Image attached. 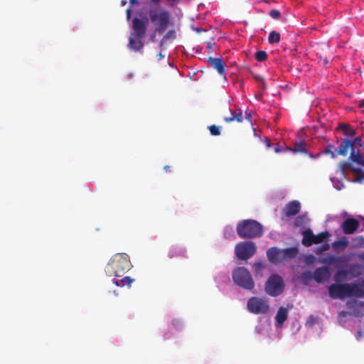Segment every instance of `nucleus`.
I'll use <instances>...</instances> for the list:
<instances>
[{
  "instance_id": "1",
  "label": "nucleus",
  "mask_w": 364,
  "mask_h": 364,
  "mask_svg": "<svg viewBox=\"0 0 364 364\" xmlns=\"http://www.w3.org/2000/svg\"><path fill=\"white\" fill-rule=\"evenodd\" d=\"M350 154L348 159L339 164L341 174L345 176L346 173L350 171L355 174V181L361 182L364 180V156L359 150L350 149Z\"/></svg>"
},
{
  "instance_id": "2",
  "label": "nucleus",
  "mask_w": 364,
  "mask_h": 364,
  "mask_svg": "<svg viewBox=\"0 0 364 364\" xmlns=\"http://www.w3.org/2000/svg\"><path fill=\"white\" fill-rule=\"evenodd\" d=\"M328 294L333 299L346 297L364 299V289L357 283H335L328 287Z\"/></svg>"
},
{
  "instance_id": "3",
  "label": "nucleus",
  "mask_w": 364,
  "mask_h": 364,
  "mask_svg": "<svg viewBox=\"0 0 364 364\" xmlns=\"http://www.w3.org/2000/svg\"><path fill=\"white\" fill-rule=\"evenodd\" d=\"M133 31L130 33L129 38L128 47L134 51L141 50L144 44L143 38H144L147 30V21L137 17L132 19Z\"/></svg>"
},
{
  "instance_id": "4",
  "label": "nucleus",
  "mask_w": 364,
  "mask_h": 364,
  "mask_svg": "<svg viewBox=\"0 0 364 364\" xmlns=\"http://www.w3.org/2000/svg\"><path fill=\"white\" fill-rule=\"evenodd\" d=\"M149 20L154 26L155 32L161 33L171 24V14L166 9L156 6L149 11Z\"/></svg>"
},
{
  "instance_id": "5",
  "label": "nucleus",
  "mask_w": 364,
  "mask_h": 364,
  "mask_svg": "<svg viewBox=\"0 0 364 364\" xmlns=\"http://www.w3.org/2000/svg\"><path fill=\"white\" fill-rule=\"evenodd\" d=\"M236 230L238 236L243 239L260 237L264 232L262 224L252 219L240 221L237 225Z\"/></svg>"
},
{
  "instance_id": "6",
  "label": "nucleus",
  "mask_w": 364,
  "mask_h": 364,
  "mask_svg": "<svg viewBox=\"0 0 364 364\" xmlns=\"http://www.w3.org/2000/svg\"><path fill=\"white\" fill-rule=\"evenodd\" d=\"M132 267L128 255L125 253L115 254L108 262L105 271L109 275L122 277Z\"/></svg>"
},
{
  "instance_id": "7",
  "label": "nucleus",
  "mask_w": 364,
  "mask_h": 364,
  "mask_svg": "<svg viewBox=\"0 0 364 364\" xmlns=\"http://www.w3.org/2000/svg\"><path fill=\"white\" fill-rule=\"evenodd\" d=\"M298 253L299 250L296 247H291L285 249L272 247L266 252L269 262L274 265H279L284 262L291 260L295 258Z\"/></svg>"
},
{
  "instance_id": "8",
  "label": "nucleus",
  "mask_w": 364,
  "mask_h": 364,
  "mask_svg": "<svg viewBox=\"0 0 364 364\" xmlns=\"http://www.w3.org/2000/svg\"><path fill=\"white\" fill-rule=\"evenodd\" d=\"M233 282L239 287L246 290H252L255 287V282L249 270L240 267L235 269L232 273Z\"/></svg>"
},
{
  "instance_id": "9",
  "label": "nucleus",
  "mask_w": 364,
  "mask_h": 364,
  "mask_svg": "<svg viewBox=\"0 0 364 364\" xmlns=\"http://www.w3.org/2000/svg\"><path fill=\"white\" fill-rule=\"evenodd\" d=\"M285 284L282 278L278 274H272L265 282L266 293L271 296H277L284 290Z\"/></svg>"
},
{
  "instance_id": "10",
  "label": "nucleus",
  "mask_w": 364,
  "mask_h": 364,
  "mask_svg": "<svg viewBox=\"0 0 364 364\" xmlns=\"http://www.w3.org/2000/svg\"><path fill=\"white\" fill-rule=\"evenodd\" d=\"M257 247L254 242H240L235 245V253L239 259L247 260L256 252Z\"/></svg>"
},
{
  "instance_id": "11",
  "label": "nucleus",
  "mask_w": 364,
  "mask_h": 364,
  "mask_svg": "<svg viewBox=\"0 0 364 364\" xmlns=\"http://www.w3.org/2000/svg\"><path fill=\"white\" fill-rule=\"evenodd\" d=\"M247 309L254 314H266L269 310V305L267 299L252 296L247 302Z\"/></svg>"
},
{
  "instance_id": "12",
  "label": "nucleus",
  "mask_w": 364,
  "mask_h": 364,
  "mask_svg": "<svg viewBox=\"0 0 364 364\" xmlns=\"http://www.w3.org/2000/svg\"><path fill=\"white\" fill-rule=\"evenodd\" d=\"M363 142L361 136H356L353 140H350L347 138L342 139L341 144L338 146V154L341 156H346L350 149H355V146L358 145L363 147Z\"/></svg>"
},
{
  "instance_id": "13",
  "label": "nucleus",
  "mask_w": 364,
  "mask_h": 364,
  "mask_svg": "<svg viewBox=\"0 0 364 364\" xmlns=\"http://www.w3.org/2000/svg\"><path fill=\"white\" fill-rule=\"evenodd\" d=\"M358 227V220L352 218L346 219L341 225L342 230L346 235L353 234Z\"/></svg>"
},
{
  "instance_id": "14",
  "label": "nucleus",
  "mask_w": 364,
  "mask_h": 364,
  "mask_svg": "<svg viewBox=\"0 0 364 364\" xmlns=\"http://www.w3.org/2000/svg\"><path fill=\"white\" fill-rule=\"evenodd\" d=\"M331 276L330 269L328 267H320L314 272V279L317 283H323Z\"/></svg>"
},
{
  "instance_id": "15",
  "label": "nucleus",
  "mask_w": 364,
  "mask_h": 364,
  "mask_svg": "<svg viewBox=\"0 0 364 364\" xmlns=\"http://www.w3.org/2000/svg\"><path fill=\"white\" fill-rule=\"evenodd\" d=\"M228 115L223 117V120L227 123L237 122L241 123L243 120L242 113L240 109L236 110L228 109Z\"/></svg>"
},
{
  "instance_id": "16",
  "label": "nucleus",
  "mask_w": 364,
  "mask_h": 364,
  "mask_svg": "<svg viewBox=\"0 0 364 364\" xmlns=\"http://www.w3.org/2000/svg\"><path fill=\"white\" fill-rule=\"evenodd\" d=\"M208 60L211 67L216 70L220 75H225V67L226 64L223 58L210 57Z\"/></svg>"
},
{
  "instance_id": "17",
  "label": "nucleus",
  "mask_w": 364,
  "mask_h": 364,
  "mask_svg": "<svg viewBox=\"0 0 364 364\" xmlns=\"http://www.w3.org/2000/svg\"><path fill=\"white\" fill-rule=\"evenodd\" d=\"M300 203L297 200H293L286 205L284 213L287 217H291L296 215L300 211Z\"/></svg>"
},
{
  "instance_id": "18",
  "label": "nucleus",
  "mask_w": 364,
  "mask_h": 364,
  "mask_svg": "<svg viewBox=\"0 0 364 364\" xmlns=\"http://www.w3.org/2000/svg\"><path fill=\"white\" fill-rule=\"evenodd\" d=\"M319 262L322 264L332 265L342 264L345 262V260L341 256L337 257L333 255H328L325 257L321 259Z\"/></svg>"
},
{
  "instance_id": "19",
  "label": "nucleus",
  "mask_w": 364,
  "mask_h": 364,
  "mask_svg": "<svg viewBox=\"0 0 364 364\" xmlns=\"http://www.w3.org/2000/svg\"><path fill=\"white\" fill-rule=\"evenodd\" d=\"M288 311L284 306L279 307L275 316L276 326L282 327L284 321L287 319Z\"/></svg>"
},
{
  "instance_id": "20",
  "label": "nucleus",
  "mask_w": 364,
  "mask_h": 364,
  "mask_svg": "<svg viewBox=\"0 0 364 364\" xmlns=\"http://www.w3.org/2000/svg\"><path fill=\"white\" fill-rule=\"evenodd\" d=\"M302 244L306 247H310L314 244V234L311 229H307L302 232Z\"/></svg>"
},
{
  "instance_id": "21",
  "label": "nucleus",
  "mask_w": 364,
  "mask_h": 364,
  "mask_svg": "<svg viewBox=\"0 0 364 364\" xmlns=\"http://www.w3.org/2000/svg\"><path fill=\"white\" fill-rule=\"evenodd\" d=\"M348 271L351 277H359L364 274V267L360 264H354L350 267Z\"/></svg>"
},
{
  "instance_id": "22",
  "label": "nucleus",
  "mask_w": 364,
  "mask_h": 364,
  "mask_svg": "<svg viewBox=\"0 0 364 364\" xmlns=\"http://www.w3.org/2000/svg\"><path fill=\"white\" fill-rule=\"evenodd\" d=\"M306 143L304 140H299L294 144L293 148H288L287 149L292 151L294 153H302L307 154L308 151L306 149Z\"/></svg>"
},
{
  "instance_id": "23",
  "label": "nucleus",
  "mask_w": 364,
  "mask_h": 364,
  "mask_svg": "<svg viewBox=\"0 0 364 364\" xmlns=\"http://www.w3.org/2000/svg\"><path fill=\"white\" fill-rule=\"evenodd\" d=\"M176 38V32L174 29H171L168 31L164 37L160 41L159 47L162 48L164 45L169 40V39H175Z\"/></svg>"
},
{
  "instance_id": "24",
  "label": "nucleus",
  "mask_w": 364,
  "mask_h": 364,
  "mask_svg": "<svg viewBox=\"0 0 364 364\" xmlns=\"http://www.w3.org/2000/svg\"><path fill=\"white\" fill-rule=\"evenodd\" d=\"M348 276H349L348 269H340L335 273L333 279L336 282H341L345 281Z\"/></svg>"
},
{
  "instance_id": "25",
  "label": "nucleus",
  "mask_w": 364,
  "mask_h": 364,
  "mask_svg": "<svg viewBox=\"0 0 364 364\" xmlns=\"http://www.w3.org/2000/svg\"><path fill=\"white\" fill-rule=\"evenodd\" d=\"M134 279H132L129 277H125L119 280H113V283L118 287H125L127 286L129 287H131L132 284L134 282Z\"/></svg>"
},
{
  "instance_id": "26",
  "label": "nucleus",
  "mask_w": 364,
  "mask_h": 364,
  "mask_svg": "<svg viewBox=\"0 0 364 364\" xmlns=\"http://www.w3.org/2000/svg\"><path fill=\"white\" fill-rule=\"evenodd\" d=\"M338 129L342 130L347 136L352 137L355 135V131L349 124H340Z\"/></svg>"
},
{
  "instance_id": "27",
  "label": "nucleus",
  "mask_w": 364,
  "mask_h": 364,
  "mask_svg": "<svg viewBox=\"0 0 364 364\" xmlns=\"http://www.w3.org/2000/svg\"><path fill=\"white\" fill-rule=\"evenodd\" d=\"M348 240L346 237H342L340 240H336L332 243V246L335 250H344L348 246Z\"/></svg>"
},
{
  "instance_id": "28",
  "label": "nucleus",
  "mask_w": 364,
  "mask_h": 364,
  "mask_svg": "<svg viewBox=\"0 0 364 364\" xmlns=\"http://www.w3.org/2000/svg\"><path fill=\"white\" fill-rule=\"evenodd\" d=\"M330 236V233L328 231H324L315 235L314 237V244H319L323 242Z\"/></svg>"
},
{
  "instance_id": "29",
  "label": "nucleus",
  "mask_w": 364,
  "mask_h": 364,
  "mask_svg": "<svg viewBox=\"0 0 364 364\" xmlns=\"http://www.w3.org/2000/svg\"><path fill=\"white\" fill-rule=\"evenodd\" d=\"M183 250L178 247H171L168 250V257L173 258L175 257H179L183 255Z\"/></svg>"
},
{
  "instance_id": "30",
  "label": "nucleus",
  "mask_w": 364,
  "mask_h": 364,
  "mask_svg": "<svg viewBox=\"0 0 364 364\" xmlns=\"http://www.w3.org/2000/svg\"><path fill=\"white\" fill-rule=\"evenodd\" d=\"M280 41L279 33L272 31L269 33L268 41L270 44L277 43Z\"/></svg>"
},
{
  "instance_id": "31",
  "label": "nucleus",
  "mask_w": 364,
  "mask_h": 364,
  "mask_svg": "<svg viewBox=\"0 0 364 364\" xmlns=\"http://www.w3.org/2000/svg\"><path fill=\"white\" fill-rule=\"evenodd\" d=\"M265 264L262 262H257L253 264L252 269L255 276L260 274L262 269L265 268Z\"/></svg>"
},
{
  "instance_id": "32",
  "label": "nucleus",
  "mask_w": 364,
  "mask_h": 364,
  "mask_svg": "<svg viewBox=\"0 0 364 364\" xmlns=\"http://www.w3.org/2000/svg\"><path fill=\"white\" fill-rule=\"evenodd\" d=\"M210 133L213 136H219L221 134L222 127L216 126L215 124L210 125L208 127Z\"/></svg>"
},
{
  "instance_id": "33",
  "label": "nucleus",
  "mask_w": 364,
  "mask_h": 364,
  "mask_svg": "<svg viewBox=\"0 0 364 364\" xmlns=\"http://www.w3.org/2000/svg\"><path fill=\"white\" fill-rule=\"evenodd\" d=\"M324 153L330 154L332 158H336L338 155H340L338 154V149L336 151H335L334 146L333 145H328L326 148Z\"/></svg>"
},
{
  "instance_id": "34",
  "label": "nucleus",
  "mask_w": 364,
  "mask_h": 364,
  "mask_svg": "<svg viewBox=\"0 0 364 364\" xmlns=\"http://www.w3.org/2000/svg\"><path fill=\"white\" fill-rule=\"evenodd\" d=\"M301 279L304 283L307 284L311 279H314V273L310 271H306L301 274Z\"/></svg>"
},
{
  "instance_id": "35",
  "label": "nucleus",
  "mask_w": 364,
  "mask_h": 364,
  "mask_svg": "<svg viewBox=\"0 0 364 364\" xmlns=\"http://www.w3.org/2000/svg\"><path fill=\"white\" fill-rule=\"evenodd\" d=\"M362 306L361 302H358L357 300H350L346 302V306L349 309L355 310L358 307H360Z\"/></svg>"
},
{
  "instance_id": "36",
  "label": "nucleus",
  "mask_w": 364,
  "mask_h": 364,
  "mask_svg": "<svg viewBox=\"0 0 364 364\" xmlns=\"http://www.w3.org/2000/svg\"><path fill=\"white\" fill-rule=\"evenodd\" d=\"M255 58L259 62H263L267 58V53L264 50H259L255 53Z\"/></svg>"
},
{
  "instance_id": "37",
  "label": "nucleus",
  "mask_w": 364,
  "mask_h": 364,
  "mask_svg": "<svg viewBox=\"0 0 364 364\" xmlns=\"http://www.w3.org/2000/svg\"><path fill=\"white\" fill-rule=\"evenodd\" d=\"M352 313L346 311H342L339 312L338 318L340 323H346V318L348 316L351 315Z\"/></svg>"
},
{
  "instance_id": "38",
  "label": "nucleus",
  "mask_w": 364,
  "mask_h": 364,
  "mask_svg": "<svg viewBox=\"0 0 364 364\" xmlns=\"http://www.w3.org/2000/svg\"><path fill=\"white\" fill-rule=\"evenodd\" d=\"M254 78L255 80L260 83V86L262 90L267 89V86L264 82V78L262 76L255 75H254Z\"/></svg>"
},
{
  "instance_id": "39",
  "label": "nucleus",
  "mask_w": 364,
  "mask_h": 364,
  "mask_svg": "<svg viewBox=\"0 0 364 364\" xmlns=\"http://www.w3.org/2000/svg\"><path fill=\"white\" fill-rule=\"evenodd\" d=\"M269 16L273 19H278L281 16V13L277 9H272L269 11Z\"/></svg>"
},
{
  "instance_id": "40",
  "label": "nucleus",
  "mask_w": 364,
  "mask_h": 364,
  "mask_svg": "<svg viewBox=\"0 0 364 364\" xmlns=\"http://www.w3.org/2000/svg\"><path fill=\"white\" fill-rule=\"evenodd\" d=\"M306 219V217L305 215H299L295 219L294 225L296 226H300L304 223V220Z\"/></svg>"
},
{
  "instance_id": "41",
  "label": "nucleus",
  "mask_w": 364,
  "mask_h": 364,
  "mask_svg": "<svg viewBox=\"0 0 364 364\" xmlns=\"http://www.w3.org/2000/svg\"><path fill=\"white\" fill-rule=\"evenodd\" d=\"M264 141H265V144H266V146L267 149L271 147L273 145L272 143L271 142V141L269 140V139L267 137H265Z\"/></svg>"
},
{
  "instance_id": "42",
  "label": "nucleus",
  "mask_w": 364,
  "mask_h": 364,
  "mask_svg": "<svg viewBox=\"0 0 364 364\" xmlns=\"http://www.w3.org/2000/svg\"><path fill=\"white\" fill-rule=\"evenodd\" d=\"M132 8H128L126 11V14H127V19L129 21L131 18V15H132Z\"/></svg>"
},
{
  "instance_id": "43",
  "label": "nucleus",
  "mask_w": 364,
  "mask_h": 364,
  "mask_svg": "<svg viewBox=\"0 0 364 364\" xmlns=\"http://www.w3.org/2000/svg\"><path fill=\"white\" fill-rule=\"evenodd\" d=\"M150 1H151V2H153V3H158V2H159V1H160V0H150ZM168 2H169L171 4H173L176 3V2H178V1H179V0H168Z\"/></svg>"
},
{
  "instance_id": "44",
  "label": "nucleus",
  "mask_w": 364,
  "mask_h": 364,
  "mask_svg": "<svg viewBox=\"0 0 364 364\" xmlns=\"http://www.w3.org/2000/svg\"><path fill=\"white\" fill-rule=\"evenodd\" d=\"M282 151V149L280 147V146L278 144H277L276 146L274 148V152L275 153H279Z\"/></svg>"
},
{
  "instance_id": "45",
  "label": "nucleus",
  "mask_w": 364,
  "mask_h": 364,
  "mask_svg": "<svg viewBox=\"0 0 364 364\" xmlns=\"http://www.w3.org/2000/svg\"><path fill=\"white\" fill-rule=\"evenodd\" d=\"M329 248H330V245L328 244H327V243L323 245L322 247H321V250L323 251L328 250H329Z\"/></svg>"
},
{
  "instance_id": "46",
  "label": "nucleus",
  "mask_w": 364,
  "mask_h": 364,
  "mask_svg": "<svg viewBox=\"0 0 364 364\" xmlns=\"http://www.w3.org/2000/svg\"><path fill=\"white\" fill-rule=\"evenodd\" d=\"M363 337V332L361 329H359L357 332V339H359Z\"/></svg>"
},
{
  "instance_id": "47",
  "label": "nucleus",
  "mask_w": 364,
  "mask_h": 364,
  "mask_svg": "<svg viewBox=\"0 0 364 364\" xmlns=\"http://www.w3.org/2000/svg\"><path fill=\"white\" fill-rule=\"evenodd\" d=\"M157 56H158V59L159 60L164 58V57H165V55L164 54H162L161 53H159Z\"/></svg>"
},
{
  "instance_id": "48",
  "label": "nucleus",
  "mask_w": 364,
  "mask_h": 364,
  "mask_svg": "<svg viewBox=\"0 0 364 364\" xmlns=\"http://www.w3.org/2000/svg\"><path fill=\"white\" fill-rule=\"evenodd\" d=\"M359 107H364V99L361 100L358 104Z\"/></svg>"
},
{
  "instance_id": "49",
  "label": "nucleus",
  "mask_w": 364,
  "mask_h": 364,
  "mask_svg": "<svg viewBox=\"0 0 364 364\" xmlns=\"http://www.w3.org/2000/svg\"><path fill=\"white\" fill-rule=\"evenodd\" d=\"M359 259L364 262V252L358 255Z\"/></svg>"
},
{
  "instance_id": "50",
  "label": "nucleus",
  "mask_w": 364,
  "mask_h": 364,
  "mask_svg": "<svg viewBox=\"0 0 364 364\" xmlns=\"http://www.w3.org/2000/svg\"><path fill=\"white\" fill-rule=\"evenodd\" d=\"M129 2H130L132 4H136V5H138V4H139V1H138V0H129Z\"/></svg>"
},
{
  "instance_id": "51",
  "label": "nucleus",
  "mask_w": 364,
  "mask_h": 364,
  "mask_svg": "<svg viewBox=\"0 0 364 364\" xmlns=\"http://www.w3.org/2000/svg\"><path fill=\"white\" fill-rule=\"evenodd\" d=\"M170 168H171V166H168V165H166V166H165L164 167V171H166V172H167V171H170Z\"/></svg>"
},
{
  "instance_id": "52",
  "label": "nucleus",
  "mask_w": 364,
  "mask_h": 364,
  "mask_svg": "<svg viewBox=\"0 0 364 364\" xmlns=\"http://www.w3.org/2000/svg\"><path fill=\"white\" fill-rule=\"evenodd\" d=\"M307 322H311L313 323L314 322V317L312 316H309Z\"/></svg>"
},
{
  "instance_id": "53",
  "label": "nucleus",
  "mask_w": 364,
  "mask_h": 364,
  "mask_svg": "<svg viewBox=\"0 0 364 364\" xmlns=\"http://www.w3.org/2000/svg\"><path fill=\"white\" fill-rule=\"evenodd\" d=\"M121 4H122V6H124V5H125L127 4V1L122 0Z\"/></svg>"
},
{
  "instance_id": "54",
  "label": "nucleus",
  "mask_w": 364,
  "mask_h": 364,
  "mask_svg": "<svg viewBox=\"0 0 364 364\" xmlns=\"http://www.w3.org/2000/svg\"><path fill=\"white\" fill-rule=\"evenodd\" d=\"M353 314L354 316H357V315H356V314H355V311H353Z\"/></svg>"
},
{
  "instance_id": "55",
  "label": "nucleus",
  "mask_w": 364,
  "mask_h": 364,
  "mask_svg": "<svg viewBox=\"0 0 364 364\" xmlns=\"http://www.w3.org/2000/svg\"><path fill=\"white\" fill-rule=\"evenodd\" d=\"M362 148H363V150H364V141H363V147H362Z\"/></svg>"
}]
</instances>
